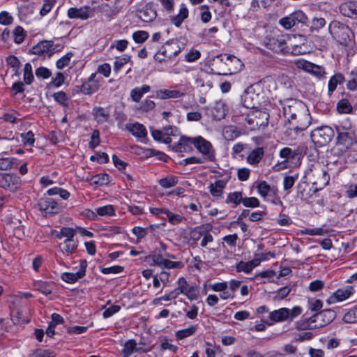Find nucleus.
I'll return each mask as SVG.
<instances>
[{
  "instance_id": "nucleus-1",
  "label": "nucleus",
  "mask_w": 357,
  "mask_h": 357,
  "mask_svg": "<svg viewBox=\"0 0 357 357\" xmlns=\"http://www.w3.org/2000/svg\"><path fill=\"white\" fill-rule=\"evenodd\" d=\"M328 30L333 38L340 45L345 47L353 45L354 34L347 25L333 21L329 24Z\"/></svg>"
},
{
  "instance_id": "nucleus-2",
  "label": "nucleus",
  "mask_w": 357,
  "mask_h": 357,
  "mask_svg": "<svg viewBox=\"0 0 357 357\" xmlns=\"http://www.w3.org/2000/svg\"><path fill=\"white\" fill-rule=\"evenodd\" d=\"M335 129L337 134V144L349 149L357 144L356 130L350 123H346L345 125L340 124L335 127Z\"/></svg>"
},
{
  "instance_id": "nucleus-3",
  "label": "nucleus",
  "mask_w": 357,
  "mask_h": 357,
  "mask_svg": "<svg viewBox=\"0 0 357 357\" xmlns=\"http://www.w3.org/2000/svg\"><path fill=\"white\" fill-rule=\"evenodd\" d=\"M269 114L266 109L251 110L246 116L245 121L252 130L259 129L268 125Z\"/></svg>"
},
{
  "instance_id": "nucleus-4",
  "label": "nucleus",
  "mask_w": 357,
  "mask_h": 357,
  "mask_svg": "<svg viewBox=\"0 0 357 357\" xmlns=\"http://www.w3.org/2000/svg\"><path fill=\"white\" fill-rule=\"evenodd\" d=\"M334 130L329 126H321L312 131V141L318 146L328 144L334 137Z\"/></svg>"
},
{
  "instance_id": "nucleus-5",
  "label": "nucleus",
  "mask_w": 357,
  "mask_h": 357,
  "mask_svg": "<svg viewBox=\"0 0 357 357\" xmlns=\"http://www.w3.org/2000/svg\"><path fill=\"white\" fill-rule=\"evenodd\" d=\"M192 144L203 155L205 160L214 161L215 159V151L212 144L201 136L194 137Z\"/></svg>"
},
{
  "instance_id": "nucleus-6",
  "label": "nucleus",
  "mask_w": 357,
  "mask_h": 357,
  "mask_svg": "<svg viewBox=\"0 0 357 357\" xmlns=\"http://www.w3.org/2000/svg\"><path fill=\"white\" fill-rule=\"evenodd\" d=\"M305 108V105L302 102L290 100L283 107V114L289 123H292L291 121L296 120L298 114L303 112Z\"/></svg>"
},
{
  "instance_id": "nucleus-7",
  "label": "nucleus",
  "mask_w": 357,
  "mask_h": 357,
  "mask_svg": "<svg viewBox=\"0 0 357 357\" xmlns=\"http://www.w3.org/2000/svg\"><path fill=\"white\" fill-rule=\"evenodd\" d=\"M311 172L314 177L312 184L317 186L316 190H321L328 184L330 176L323 166L321 165L314 166Z\"/></svg>"
},
{
  "instance_id": "nucleus-8",
  "label": "nucleus",
  "mask_w": 357,
  "mask_h": 357,
  "mask_svg": "<svg viewBox=\"0 0 357 357\" xmlns=\"http://www.w3.org/2000/svg\"><path fill=\"white\" fill-rule=\"evenodd\" d=\"M40 211L45 217H50L57 214L61 211L60 205L53 199L43 197L38 203Z\"/></svg>"
},
{
  "instance_id": "nucleus-9",
  "label": "nucleus",
  "mask_w": 357,
  "mask_h": 357,
  "mask_svg": "<svg viewBox=\"0 0 357 357\" xmlns=\"http://www.w3.org/2000/svg\"><path fill=\"white\" fill-rule=\"evenodd\" d=\"M312 317L316 328H320L332 322L336 317V312L333 310L326 309L315 313Z\"/></svg>"
},
{
  "instance_id": "nucleus-10",
  "label": "nucleus",
  "mask_w": 357,
  "mask_h": 357,
  "mask_svg": "<svg viewBox=\"0 0 357 357\" xmlns=\"http://www.w3.org/2000/svg\"><path fill=\"white\" fill-rule=\"evenodd\" d=\"M264 43L266 47L268 49L276 53L284 54L289 51L287 49V43L283 36L280 38H266Z\"/></svg>"
},
{
  "instance_id": "nucleus-11",
  "label": "nucleus",
  "mask_w": 357,
  "mask_h": 357,
  "mask_svg": "<svg viewBox=\"0 0 357 357\" xmlns=\"http://www.w3.org/2000/svg\"><path fill=\"white\" fill-rule=\"evenodd\" d=\"M0 187L14 192L20 187V178L14 174H1Z\"/></svg>"
},
{
  "instance_id": "nucleus-12",
  "label": "nucleus",
  "mask_w": 357,
  "mask_h": 357,
  "mask_svg": "<svg viewBox=\"0 0 357 357\" xmlns=\"http://www.w3.org/2000/svg\"><path fill=\"white\" fill-rule=\"evenodd\" d=\"M354 293L355 289L353 286H347L344 288L338 289L327 299V303L333 304L344 301Z\"/></svg>"
},
{
  "instance_id": "nucleus-13",
  "label": "nucleus",
  "mask_w": 357,
  "mask_h": 357,
  "mask_svg": "<svg viewBox=\"0 0 357 357\" xmlns=\"http://www.w3.org/2000/svg\"><path fill=\"white\" fill-rule=\"evenodd\" d=\"M177 284L178 285L181 294H184L190 301L198 298L199 291L196 286H190L188 284L185 278H179Z\"/></svg>"
},
{
  "instance_id": "nucleus-14",
  "label": "nucleus",
  "mask_w": 357,
  "mask_h": 357,
  "mask_svg": "<svg viewBox=\"0 0 357 357\" xmlns=\"http://www.w3.org/2000/svg\"><path fill=\"white\" fill-rule=\"evenodd\" d=\"M87 266L86 261L81 260L79 264V270L76 273L66 272L62 273L61 278L66 282L73 284L76 282L79 279L82 278L86 275V269Z\"/></svg>"
},
{
  "instance_id": "nucleus-15",
  "label": "nucleus",
  "mask_w": 357,
  "mask_h": 357,
  "mask_svg": "<svg viewBox=\"0 0 357 357\" xmlns=\"http://www.w3.org/2000/svg\"><path fill=\"white\" fill-rule=\"evenodd\" d=\"M241 102L243 107L252 109H257L259 105L258 94L255 93L251 88L246 89L241 96Z\"/></svg>"
},
{
  "instance_id": "nucleus-16",
  "label": "nucleus",
  "mask_w": 357,
  "mask_h": 357,
  "mask_svg": "<svg viewBox=\"0 0 357 357\" xmlns=\"http://www.w3.org/2000/svg\"><path fill=\"white\" fill-rule=\"evenodd\" d=\"M51 45H52V40L40 41L31 48V52L33 54L50 58L52 56Z\"/></svg>"
},
{
  "instance_id": "nucleus-17",
  "label": "nucleus",
  "mask_w": 357,
  "mask_h": 357,
  "mask_svg": "<svg viewBox=\"0 0 357 357\" xmlns=\"http://www.w3.org/2000/svg\"><path fill=\"white\" fill-rule=\"evenodd\" d=\"M311 116L307 112L306 108L298 114L296 119V123H292V129L296 131V133L301 131H303L307 128L310 124Z\"/></svg>"
},
{
  "instance_id": "nucleus-18",
  "label": "nucleus",
  "mask_w": 357,
  "mask_h": 357,
  "mask_svg": "<svg viewBox=\"0 0 357 357\" xmlns=\"http://www.w3.org/2000/svg\"><path fill=\"white\" fill-rule=\"evenodd\" d=\"M270 320L266 321V324L268 326H272L275 322H282L288 320L289 317V309L286 307H282L278 310L271 312L268 316Z\"/></svg>"
},
{
  "instance_id": "nucleus-19",
  "label": "nucleus",
  "mask_w": 357,
  "mask_h": 357,
  "mask_svg": "<svg viewBox=\"0 0 357 357\" xmlns=\"http://www.w3.org/2000/svg\"><path fill=\"white\" fill-rule=\"evenodd\" d=\"M78 247V241L75 238L65 239L63 243H59V248L66 256H70L76 252Z\"/></svg>"
},
{
  "instance_id": "nucleus-20",
  "label": "nucleus",
  "mask_w": 357,
  "mask_h": 357,
  "mask_svg": "<svg viewBox=\"0 0 357 357\" xmlns=\"http://www.w3.org/2000/svg\"><path fill=\"white\" fill-rule=\"evenodd\" d=\"M264 156V149L257 147L252 149L246 157V162L254 167H257Z\"/></svg>"
},
{
  "instance_id": "nucleus-21",
  "label": "nucleus",
  "mask_w": 357,
  "mask_h": 357,
  "mask_svg": "<svg viewBox=\"0 0 357 357\" xmlns=\"http://www.w3.org/2000/svg\"><path fill=\"white\" fill-rule=\"evenodd\" d=\"M91 8L89 7L70 8L68 10V16L70 19L87 20L90 17Z\"/></svg>"
},
{
  "instance_id": "nucleus-22",
  "label": "nucleus",
  "mask_w": 357,
  "mask_h": 357,
  "mask_svg": "<svg viewBox=\"0 0 357 357\" xmlns=\"http://www.w3.org/2000/svg\"><path fill=\"white\" fill-rule=\"evenodd\" d=\"M193 140L194 137L182 136L181 137L178 142L173 146L172 149L176 152H188L192 149V145H193Z\"/></svg>"
},
{
  "instance_id": "nucleus-23",
  "label": "nucleus",
  "mask_w": 357,
  "mask_h": 357,
  "mask_svg": "<svg viewBox=\"0 0 357 357\" xmlns=\"http://www.w3.org/2000/svg\"><path fill=\"white\" fill-rule=\"evenodd\" d=\"M340 13L348 17L357 16V0L349 1L342 3L340 6Z\"/></svg>"
},
{
  "instance_id": "nucleus-24",
  "label": "nucleus",
  "mask_w": 357,
  "mask_h": 357,
  "mask_svg": "<svg viewBox=\"0 0 357 357\" xmlns=\"http://www.w3.org/2000/svg\"><path fill=\"white\" fill-rule=\"evenodd\" d=\"M126 128L132 133V135L138 138H145L147 135V131L143 124L139 123H127Z\"/></svg>"
},
{
  "instance_id": "nucleus-25",
  "label": "nucleus",
  "mask_w": 357,
  "mask_h": 357,
  "mask_svg": "<svg viewBox=\"0 0 357 357\" xmlns=\"http://www.w3.org/2000/svg\"><path fill=\"white\" fill-rule=\"evenodd\" d=\"M345 80L344 76L341 73L334 74L329 79L328 84V96L331 97L338 84H342Z\"/></svg>"
},
{
  "instance_id": "nucleus-26",
  "label": "nucleus",
  "mask_w": 357,
  "mask_h": 357,
  "mask_svg": "<svg viewBox=\"0 0 357 357\" xmlns=\"http://www.w3.org/2000/svg\"><path fill=\"white\" fill-rule=\"evenodd\" d=\"M227 181V180H218L214 183H210L208 190L211 195L215 197H221Z\"/></svg>"
},
{
  "instance_id": "nucleus-27",
  "label": "nucleus",
  "mask_w": 357,
  "mask_h": 357,
  "mask_svg": "<svg viewBox=\"0 0 357 357\" xmlns=\"http://www.w3.org/2000/svg\"><path fill=\"white\" fill-rule=\"evenodd\" d=\"M217 58L220 59V61L227 66H231V65L234 64L235 66V70H236L242 69L243 66V63L241 60L234 55L220 54Z\"/></svg>"
},
{
  "instance_id": "nucleus-28",
  "label": "nucleus",
  "mask_w": 357,
  "mask_h": 357,
  "mask_svg": "<svg viewBox=\"0 0 357 357\" xmlns=\"http://www.w3.org/2000/svg\"><path fill=\"white\" fill-rule=\"evenodd\" d=\"M156 97L165 100L169 98H179L185 96V93L180 90L161 89L155 93Z\"/></svg>"
},
{
  "instance_id": "nucleus-29",
  "label": "nucleus",
  "mask_w": 357,
  "mask_h": 357,
  "mask_svg": "<svg viewBox=\"0 0 357 357\" xmlns=\"http://www.w3.org/2000/svg\"><path fill=\"white\" fill-rule=\"evenodd\" d=\"M137 16L144 22H151L156 18L157 13L155 9L146 6L144 9L139 11Z\"/></svg>"
},
{
  "instance_id": "nucleus-30",
  "label": "nucleus",
  "mask_w": 357,
  "mask_h": 357,
  "mask_svg": "<svg viewBox=\"0 0 357 357\" xmlns=\"http://www.w3.org/2000/svg\"><path fill=\"white\" fill-rule=\"evenodd\" d=\"M94 119L99 123H103L108 121L109 118V111L101 107H95L92 112Z\"/></svg>"
},
{
  "instance_id": "nucleus-31",
  "label": "nucleus",
  "mask_w": 357,
  "mask_h": 357,
  "mask_svg": "<svg viewBox=\"0 0 357 357\" xmlns=\"http://www.w3.org/2000/svg\"><path fill=\"white\" fill-rule=\"evenodd\" d=\"M188 9L184 3L181 5L179 13L175 16L171 17V22L176 26L180 27L183 22L188 17Z\"/></svg>"
},
{
  "instance_id": "nucleus-32",
  "label": "nucleus",
  "mask_w": 357,
  "mask_h": 357,
  "mask_svg": "<svg viewBox=\"0 0 357 357\" xmlns=\"http://www.w3.org/2000/svg\"><path fill=\"white\" fill-rule=\"evenodd\" d=\"M296 328L298 331L316 329V325L312 316L309 318L303 317L296 322Z\"/></svg>"
},
{
  "instance_id": "nucleus-33",
  "label": "nucleus",
  "mask_w": 357,
  "mask_h": 357,
  "mask_svg": "<svg viewBox=\"0 0 357 357\" xmlns=\"http://www.w3.org/2000/svg\"><path fill=\"white\" fill-rule=\"evenodd\" d=\"M211 116L214 120L220 121L226 115L225 105L222 102H216L211 109Z\"/></svg>"
},
{
  "instance_id": "nucleus-34",
  "label": "nucleus",
  "mask_w": 357,
  "mask_h": 357,
  "mask_svg": "<svg viewBox=\"0 0 357 357\" xmlns=\"http://www.w3.org/2000/svg\"><path fill=\"white\" fill-rule=\"evenodd\" d=\"M139 349L137 347V343L134 340H129L124 343L121 351L123 357H130L133 353L137 352Z\"/></svg>"
},
{
  "instance_id": "nucleus-35",
  "label": "nucleus",
  "mask_w": 357,
  "mask_h": 357,
  "mask_svg": "<svg viewBox=\"0 0 357 357\" xmlns=\"http://www.w3.org/2000/svg\"><path fill=\"white\" fill-rule=\"evenodd\" d=\"M166 45L169 47V50H167L166 47H162L161 49L158 52L159 54L166 58L167 57L170 59L172 55L176 56L181 52V48L176 43L174 44L176 45L175 47L174 45H172V43H169V42H167Z\"/></svg>"
},
{
  "instance_id": "nucleus-36",
  "label": "nucleus",
  "mask_w": 357,
  "mask_h": 357,
  "mask_svg": "<svg viewBox=\"0 0 357 357\" xmlns=\"http://www.w3.org/2000/svg\"><path fill=\"white\" fill-rule=\"evenodd\" d=\"M12 320L14 324L20 325L28 323L29 321L24 316V312L20 308L13 309L11 312Z\"/></svg>"
},
{
  "instance_id": "nucleus-37",
  "label": "nucleus",
  "mask_w": 357,
  "mask_h": 357,
  "mask_svg": "<svg viewBox=\"0 0 357 357\" xmlns=\"http://www.w3.org/2000/svg\"><path fill=\"white\" fill-rule=\"evenodd\" d=\"M151 90L149 85H143L141 88H135L130 91V97L132 101L135 102H139L143 95Z\"/></svg>"
},
{
  "instance_id": "nucleus-38",
  "label": "nucleus",
  "mask_w": 357,
  "mask_h": 357,
  "mask_svg": "<svg viewBox=\"0 0 357 357\" xmlns=\"http://www.w3.org/2000/svg\"><path fill=\"white\" fill-rule=\"evenodd\" d=\"M243 201V192L235 191L228 194L226 199V204H232V208L236 207Z\"/></svg>"
},
{
  "instance_id": "nucleus-39",
  "label": "nucleus",
  "mask_w": 357,
  "mask_h": 357,
  "mask_svg": "<svg viewBox=\"0 0 357 357\" xmlns=\"http://www.w3.org/2000/svg\"><path fill=\"white\" fill-rule=\"evenodd\" d=\"M34 287L45 295H49L52 291V284L47 281H36L34 282Z\"/></svg>"
},
{
  "instance_id": "nucleus-40",
  "label": "nucleus",
  "mask_w": 357,
  "mask_h": 357,
  "mask_svg": "<svg viewBox=\"0 0 357 357\" xmlns=\"http://www.w3.org/2000/svg\"><path fill=\"white\" fill-rule=\"evenodd\" d=\"M206 228L212 229V225L210 224H205L195 227L190 232V238L195 242L198 241L203 236V234H204Z\"/></svg>"
},
{
  "instance_id": "nucleus-41",
  "label": "nucleus",
  "mask_w": 357,
  "mask_h": 357,
  "mask_svg": "<svg viewBox=\"0 0 357 357\" xmlns=\"http://www.w3.org/2000/svg\"><path fill=\"white\" fill-rule=\"evenodd\" d=\"M197 326H190L184 329L178 330L176 332L175 336L177 340H183L191 335H193L197 331Z\"/></svg>"
},
{
  "instance_id": "nucleus-42",
  "label": "nucleus",
  "mask_w": 357,
  "mask_h": 357,
  "mask_svg": "<svg viewBox=\"0 0 357 357\" xmlns=\"http://www.w3.org/2000/svg\"><path fill=\"white\" fill-rule=\"evenodd\" d=\"M151 133L153 138L160 142H162L166 144H169L172 142V138L165 137V132L163 130H156L153 128H150Z\"/></svg>"
},
{
  "instance_id": "nucleus-43",
  "label": "nucleus",
  "mask_w": 357,
  "mask_h": 357,
  "mask_svg": "<svg viewBox=\"0 0 357 357\" xmlns=\"http://www.w3.org/2000/svg\"><path fill=\"white\" fill-rule=\"evenodd\" d=\"M352 110V105L347 98H342L337 102V111L340 114H350Z\"/></svg>"
},
{
  "instance_id": "nucleus-44",
  "label": "nucleus",
  "mask_w": 357,
  "mask_h": 357,
  "mask_svg": "<svg viewBox=\"0 0 357 357\" xmlns=\"http://www.w3.org/2000/svg\"><path fill=\"white\" fill-rule=\"evenodd\" d=\"M131 56L128 54H123L121 56L116 57L114 63V71L118 73L127 63L130 62Z\"/></svg>"
},
{
  "instance_id": "nucleus-45",
  "label": "nucleus",
  "mask_w": 357,
  "mask_h": 357,
  "mask_svg": "<svg viewBox=\"0 0 357 357\" xmlns=\"http://www.w3.org/2000/svg\"><path fill=\"white\" fill-rule=\"evenodd\" d=\"M47 194L50 196L59 195L60 197H61L64 200H67L70 195V192L68 190L59 187H54L49 189L47 191Z\"/></svg>"
},
{
  "instance_id": "nucleus-46",
  "label": "nucleus",
  "mask_w": 357,
  "mask_h": 357,
  "mask_svg": "<svg viewBox=\"0 0 357 357\" xmlns=\"http://www.w3.org/2000/svg\"><path fill=\"white\" fill-rule=\"evenodd\" d=\"M91 181L94 185H106L109 182V175L105 173L96 174L91 178Z\"/></svg>"
},
{
  "instance_id": "nucleus-47",
  "label": "nucleus",
  "mask_w": 357,
  "mask_h": 357,
  "mask_svg": "<svg viewBox=\"0 0 357 357\" xmlns=\"http://www.w3.org/2000/svg\"><path fill=\"white\" fill-rule=\"evenodd\" d=\"M76 234V229L70 227H63L61 229L60 231L56 235V238L61 239L62 238H74Z\"/></svg>"
},
{
  "instance_id": "nucleus-48",
  "label": "nucleus",
  "mask_w": 357,
  "mask_h": 357,
  "mask_svg": "<svg viewBox=\"0 0 357 357\" xmlns=\"http://www.w3.org/2000/svg\"><path fill=\"white\" fill-rule=\"evenodd\" d=\"M23 71V78L24 83L26 84H31L34 79L31 65L29 63H26L24 65Z\"/></svg>"
},
{
  "instance_id": "nucleus-49",
  "label": "nucleus",
  "mask_w": 357,
  "mask_h": 357,
  "mask_svg": "<svg viewBox=\"0 0 357 357\" xmlns=\"http://www.w3.org/2000/svg\"><path fill=\"white\" fill-rule=\"evenodd\" d=\"M17 160L15 158H0V170L10 169L15 165H17Z\"/></svg>"
},
{
  "instance_id": "nucleus-50",
  "label": "nucleus",
  "mask_w": 357,
  "mask_h": 357,
  "mask_svg": "<svg viewBox=\"0 0 357 357\" xmlns=\"http://www.w3.org/2000/svg\"><path fill=\"white\" fill-rule=\"evenodd\" d=\"M52 96L56 102L63 105V107H68L69 102V98L65 92H56L52 95Z\"/></svg>"
},
{
  "instance_id": "nucleus-51",
  "label": "nucleus",
  "mask_w": 357,
  "mask_h": 357,
  "mask_svg": "<svg viewBox=\"0 0 357 357\" xmlns=\"http://www.w3.org/2000/svg\"><path fill=\"white\" fill-rule=\"evenodd\" d=\"M275 0H251L250 9L254 11L257 10L260 6L266 8L274 1Z\"/></svg>"
},
{
  "instance_id": "nucleus-52",
  "label": "nucleus",
  "mask_w": 357,
  "mask_h": 357,
  "mask_svg": "<svg viewBox=\"0 0 357 357\" xmlns=\"http://www.w3.org/2000/svg\"><path fill=\"white\" fill-rule=\"evenodd\" d=\"M342 320L345 323H356L357 322V309L354 307L347 312L343 316Z\"/></svg>"
},
{
  "instance_id": "nucleus-53",
  "label": "nucleus",
  "mask_w": 357,
  "mask_h": 357,
  "mask_svg": "<svg viewBox=\"0 0 357 357\" xmlns=\"http://www.w3.org/2000/svg\"><path fill=\"white\" fill-rule=\"evenodd\" d=\"M97 215L112 216L115 215V210L112 205H106L96 208Z\"/></svg>"
},
{
  "instance_id": "nucleus-54",
  "label": "nucleus",
  "mask_w": 357,
  "mask_h": 357,
  "mask_svg": "<svg viewBox=\"0 0 357 357\" xmlns=\"http://www.w3.org/2000/svg\"><path fill=\"white\" fill-rule=\"evenodd\" d=\"M97 84H92L89 82H84L80 87V91L86 95H90L98 90Z\"/></svg>"
},
{
  "instance_id": "nucleus-55",
  "label": "nucleus",
  "mask_w": 357,
  "mask_h": 357,
  "mask_svg": "<svg viewBox=\"0 0 357 357\" xmlns=\"http://www.w3.org/2000/svg\"><path fill=\"white\" fill-rule=\"evenodd\" d=\"M14 41L17 44L22 43L26 36L25 31L22 26H17L13 30Z\"/></svg>"
},
{
  "instance_id": "nucleus-56",
  "label": "nucleus",
  "mask_w": 357,
  "mask_h": 357,
  "mask_svg": "<svg viewBox=\"0 0 357 357\" xmlns=\"http://www.w3.org/2000/svg\"><path fill=\"white\" fill-rule=\"evenodd\" d=\"M160 186L165 188H169L176 185L178 180L174 176L166 177L159 180L158 181Z\"/></svg>"
},
{
  "instance_id": "nucleus-57",
  "label": "nucleus",
  "mask_w": 357,
  "mask_h": 357,
  "mask_svg": "<svg viewBox=\"0 0 357 357\" xmlns=\"http://www.w3.org/2000/svg\"><path fill=\"white\" fill-rule=\"evenodd\" d=\"M149 36V33L146 31H137L132 33V38L137 43H142L145 42L148 39Z\"/></svg>"
},
{
  "instance_id": "nucleus-58",
  "label": "nucleus",
  "mask_w": 357,
  "mask_h": 357,
  "mask_svg": "<svg viewBox=\"0 0 357 357\" xmlns=\"http://www.w3.org/2000/svg\"><path fill=\"white\" fill-rule=\"evenodd\" d=\"M73 56L72 52H68L61 58H60L56 63V66L58 69H63L66 66H68L70 61V59Z\"/></svg>"
},
{
  "instance_id": "nucleus-59",
  "label": "nucleus",
  "mask_w": 357,
  "mask_h": 357,
  "mask_svg": "<svg viewBox=\"0 0 357 357\" xmlns=\"http://www.w3.org/2000/svg\"><path fill=\"white\" fill-rule=\"evenodd\" d=\"M256 188L259 194L263 197H265L271 190V186L265 181H260Z\"/></svg>"
},
{
  "instance_id": "nucleus-60",
  "label": "nucleus",
  "mask_w": 357,
  "mask_h": 357,
  "mask_svg": "<svg viewBox=\"0 0 357 357\" xmlns=\"http://www.w3.org/2000/svg\"><path fill=\"white\" fill-rule=\"evenodd\" d=\"M298 179V175L285 176L283 181V188L284 190H290Z\"/></svg>"
},
{
  "instance_id": "nucleus-61",
  "label": "nucleus",
  "mask_w": 357,
  "mask_h": 357,
  "mask_svg": "<svg viewBox=\"0 0 357 357\" xmlns=\"http://www.w3.org/2000/svg\"><path fill=\"white\" fill-rule=\"evenodd\" d=\"M100 142V132L98 130H94L92 132L89 146L91 149H94L99 145Z\"/></svg>"
},
{
  "instance_id": "nucleus-62",
  "label": "nucleus",
  "mask_w": 357,
  "mask_h": 357,
  "mask_svg": "<svg viewBox=\"0 0 357 357\" xmlns=\"http://www.w3.org/2000/svg\"><path fill=\"white\" fill-rule=\"evenodd\" d=\"M155 102L149 98H146L142 102L139 109L144 112H149L153 110L155 108Z\"/></svg>"
},
{
  "instance_id": "nucleus-63",
  "label": "nucleus",
  "mask_w": 357,
  "mask_h": 357,
  "mask_svg": "<svg viewBox=\"0 0 357 357\" xmlns=\"http://www.w3.org/2000/svg\"><path fill=\"white\" fill-rule=\"evenodd\" d=\"M352 78L347 83V88L350 91H356L357 89V71L352 70L351 72Z\"/></svg>"
},
{
  "instance_id": "nucleus-64",
  "label": "nucleus",
  "mask_w": 357,
  "mask_h": 357,
  "mask_svg": "<svg viewBox=\"0 0 357 357\" xmlns=\"http://www.w3.org/2000/svg\"><path fill=\"white\" fill-rule=\"evenodd\" d=\"M30 357H54V354L49 350L37 349Z\"/></svg>"
}]
</instances>
